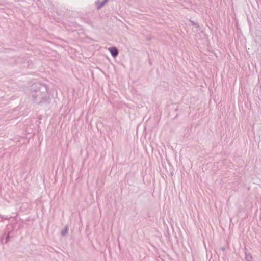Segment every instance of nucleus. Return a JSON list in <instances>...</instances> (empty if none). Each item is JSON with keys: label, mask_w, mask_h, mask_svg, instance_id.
<instances>
[{"label": "nucleus", "mask_w": 261, "mask_h": 261, "mask_svg": "<svg viewBox=\"0 0 261 261\" xmlns=\"http://www.w3.org/2000/svg\"><path fill=\"white\" fill-rule=\"evenodd\" d=\"M2 219H6V220H8V218H5V217H2Z\"/></svg>", "instance_id": "nucleus-10"}, {"label": "nucleus", "mask_w": 261, "mask_h": 261, "mask_svg": "<svg viewBox=\"0 0 261 261\" xmlns=\"http://www.w3.org/2000/svg\"><path fill=\"white\" fill-rule=\"evenodd\" d=\"M244 251H245H245H248V249H247V248L246 247H244Z\"/></svg>", "instance_id": "nucleus-8"}, {"label": "nucleus", "mask_w": 261, "mask_h": 261, "mask_svg": "<svg viewBox=\"0 0 261 261\" xmlns=\"http://www.w3.org/2000/svg\"><path fill=\"white\" fill-rule=\"evenodd\" d=\"M29 95L34 102L40 105L49 103L50 100L46 85L40 83L31 86Z\"/></svg>", "instance_id": "nucleus-1"}, {"label": "nucleus", "mask_w": 261, "mask_h": 261, "mask_svg": "<svg viewBox=\"0 0 261 261\" xmlns=\"http://www.w3.org/2000/svg\"><path fill=\"white\" fill-rule=\"evenodd\" d=\"M190 22L191 23V24L194 26H195L197 28H199V25L198 24V23H196L194 21H192V20H190Z\"/></svg>", "instance_id": "nucleus-6"}, {"label": "nucleus", "mask_w": 261, "mask_h": 261, "mask_svg": "<svg viewBox=\"0 0 261 261\" xmlns=\"http://www.w3.org/2000/svg\"><path fill=\"white\" fill-rule=\"evenodd\" d=\"M10 232L8 233L6 238V239H5V243H8L9 241H10Z\"/></svg>", "instance_id": "nucleus-7"}, {"label": "nucleus", "mask_w": 261, "mask_h": 261, "mask_svg": "<svg viewBox=\"0 0 261 261\" xmlns=\"http://www.w3.org/2000/svg\"><path fill=\"white\" fill-rule=\"evenodd\" d=\"M109 51L111 53L113 57H116L119 54L118 49L116 47H111L109 48Z\"/></svg>", "instance_id": "nucleus-2"}, {"label": "nucleus", "mask_w": 261, "mask_h": 261, "mask_svg": "<svg viewBox=\"0 0 261 261\" xmlns=\"http://www.w3.org/2000/svg\"><path fill=\"white\" fill-rule=\"evenodd\" d=\"M222 250H225V248H222Z\"/></svg>", "instance_id": "nucleus-12"}, {"label": "nucleus", "mask_w": 261, "mask_h": 261, "mask_svg": "<svg viewBox=\"0 0 261 261\" xmlns=\"http://www.w3.org/2000/svg\"><path fill=\"white\" fill-rule=\"evenodd\" d=\"M245 261H252L253 257L250 253H249L248 251H245Z\"/></svg>", "instance_id": "nucleus-4"}, {"label": "nucleus", "mask_w": 261, "mask_h": 261, "mask_svg": "<svg viewBox=\"0 0 261 261\" xmlns=\"http://www.w3.org/2000/svg\"><path fill=\"white\" fill-rule=\"evenodd\" d=\"M147 40H148V41H150L151 40L150 38V37H148L147 38Z\"/></svg>", "instance_id": "nucleus-9"}, {"label": "nucleus", "mask_w": 261, "mask_h": 261, "mask_svg": "<svg viewBox=\"0 0 261 261\" xmlns=\"http://www.w3.org/2000/svg\"><path fill=\"white\" fill-rule=\"evenodd\" d=\"M68 230V226H66L65 227V228H64V229L61 232L62 235V236H65V234H66L67 233Z\"/></svg>", "instance_id": "nucleus-5"}, {"label": "nucleus", "mask_w": 261, "mask_h": 261, "mask_svg": "<svg viewBox=\"0 0 261 261\" xmlns=\"http://www.w3.org/2000/svg\"><path fill=\"white\" fill-rule=\"evenodd\" d=\"M3 239H4V236H3L1 238V241H2L3 240Z\"/></svg>", "instance_id": "nucleus-11"}, {"label": "nucleus", "mask_w": 261, "mask_h": 261, "mask_svg": "<svg viewBox=\"0 0 261 261\" xmlns=\"http://www.w3.org/2000/svg\"><path fill=\"white\" fill-rule=\"evenodd\" d=\"M109 0H103L102 1H100L99 0H98L97 2H96V7L98 9H100L102 8L108 2Z\"/></svg>", "instance_id": "nucleus-3"}]
</instances>
